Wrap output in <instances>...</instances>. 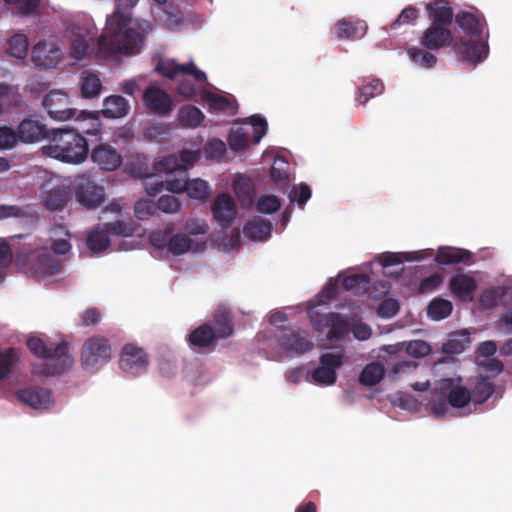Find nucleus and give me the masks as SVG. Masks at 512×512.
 <instances>
[{
    "label": "nucleus",
    "mask_w": 512,
    "mask_h": 512,
    "mask_svg": "<svg viewBox=\"0 0 512 512\" xmlns=\"http://www.w3.org/2000/svg\"><path fill=\"white\" fill-rule=\"evenodd\" d=\"M320 323L328 328L326 337L329 340H340L350 331L347 319L338 313H329L321 316Z\"/></svg>",
    "instance_id": "obj_26"
},
{
    "label": "nucleus",
    "mask_w": 512,
    "mask_h": 512,
    "mask_svg": "<svg viewBox=\"0 0 512 512\" xmlns=\"http://www.w3.org/2000/svg\"><path fill=\"white\" fill-rule=\"evenodd\" d=\"M156 204L149 199H140L134 205V214L139 220H148L156 213Z\"/></svg>",
    "instance_id": "obj_50"
},
{
    "label": "nucleus",
    "mask_w": 512,
    "mask_h": 512,
    "mask_svg": "<svg viewBox=\"0 0 512 512\" xmlns=\"http://www.w3.org/2000/svg\"><path fill=\"white\" fill-rule=\"evenodd\" d=\"M17 398L34 409H47L53 402L51 391L43 387L21 389L17 392Z\"/></svg>",
    "instance_id": "obj_20"
},
{
    "label": "nucleus",
    "mask_w": 512,
    "mask_h": 512,
    "mask_svg": "<svg viewBox=\"0 0 512 512\" xmlns=\"http://www.w3.org/2000/svg\"><path fill=\"white\" fill-rule=\"evenodd\" d=\"M214 219L222 226L229 227L236 215V205L229 194L218 195L212 205Z\"/></svg>",
    "instance_id": "obj_19"
},
{
    "label": "nucleus",
    "mask_w": 512,
    "mask_h": 512,
    "mask_svg": "<svg viewBox=\"0 0 512 512\" xmlns=\"http://www.w3.org/2000/svg\"><path fill=\"white\" fill-rule=\"evenodd\" d=\"M172 231V226H168L164 230L153 231L149 236L150 243L157 249H168L169 239L171 238Z\"/></svg>",
    "instance_id": "obj_55"
},
{
    "label": "nucleus",
    "mask_w": 512,
    "mask_h": 512,
    "mask_svg": "<svg viewBox=\"0 0 512 512\" xmlns=\"http://www.w3.org/2000/svg\"><path fill=\"white\" fill-rule=\"evenodd\" d=\"M43 154L65 163L80 164L89 154L84 136L72 128L52 129L49 144L42 147Z\"/></svg>",
    "instance_id": "obj_3"
},
{
    "label": "nucleus",
    "mask_w": 512,
    "mask_h": 512,
    "mask_svg": "<svg viewBox=\"0 0 512 512\" xmlns=\"http://www.w3.org/2000/svg\"><path fill=\"white\" fill-rule=\"evenodd\" d=\"M470 344V335L468 332L453 334L451 338L443 344L442 351L445 354H460Z\"/></svg>",
    "instance_id": "obj_43"
},
{
    "label": "nucleus",
    "mask_w": 512,
    "mask_h": 512,
    "mask_svg": "<svg viewBox=\"0 0 512 512\" xmlns=\"http://www.w3.org/2000/svg\"><path fill=\"white\" fill-rule=\"evenodd\" d=\"M278 343L287 354H303L313 348L309 335L299 329L283 328Z\"/></svg>",
    "instance_id": "obj_11"
},
{
    "label": "nucleus",
    "mask_w": 512,
    "mask_h": 512,
    "mask_svg": "<svg viewBox=\"0 0 512 512\" xmlns=\"http://www.w3.org/2000/svg\"><path fill=\"white\" fill-rule=\"evenodd\" d=\"M408 55L415 64L422 68H431L437 63L435 55L419 48H410Z\"/></svg>",
    "instance_id": "obj_48"
},
{
    "label": "nucleus",
    "mask_w": 512,
    "mask_h": 512,
    "mask_svg": "<svg viewBox=\"0 0 512 512\" xmlns=\"http://www.w3.org/2000/svg\"><path fill=\"white\" fill-rule=\"evenodd\" d=\"M488 34L485 37H474L465 40L461 39L455 44V50L462 61L477 64L488 56L489 48L487 43Z\"/></svg>",
    "instance_id": "obj_10"
},
{
    "label": "nucleus",
    "mask_w": 512,
    "mask_h": 512,
    "mask_svg": "<svg viewBox=\"0 0 512 512\" xmlns=\"http://www.w3.org/2000/svg\"><path fill=\"white\" fill-rule=\"evenodd\" d=\"M187 183L188 175L183 166L182 169H179V171L175 173H168L164 181H159L155 183V185H148L146 191L151 196H155L164 188L173 193H181L186 191Z\"/></svg>",
    "instance_id": "obj_18"
},
{
    "label": "nucleus",
    "mask_w": 512,
    "mask_h": 512,
    "mask_svg": "<svg viewBox=\"0 0 512 512\" xmlns=\"http://www.w3.org/2000/svg\"><path fill=\"white\" fill-rule=\"evenodd\" d=\"M451 292L462 301H472L477 289L476 280L465 273H459L451 277L449 281Z\"/></svg>",
    "instance_id": "obj_23"
},
{
    "label": "nucleus",
    "mask_w": 512,
    "mask_h": 512,
    "mask_svg": "<svg viewBox=\"0 0 512 512\" xmlns=\"http://www.w3.org/2000/svg\"><path fill=\"white\" fill-rule=\"evenodd\" d=\"M419 17V11L415 7L408 6L401 11L398 17L391 23V29H397L401 25L415 21Z\"/></svg>",
    "instance_id": "obj_59"
},
{
    "label": "nucleus",
    "mask_w": 512,
    "mask_h": 512,
    "mask_svg": "<svg viewBox=\"0 0 512 512\" xmlns=\"http://www.w3.org/2000/svg\"><path fill=\"white\" fill-rule=\"evenodd\" d=\"M155 204L156 210L167 214L176 213L181 208V202L173 195H162Z\"/></svg>",
    "instance_id": "obj_54"
},
{
    "label": "nucleus",
    "mask_w": 512,
    "mask_h": 512,
    "mask_svg": "<svg viewBox=\"0 0 512 512\" xmlns=\"http://www.w3.org/2000/svg\"><path fill=\"white\" fill-rule=\"evenodd\" d=\"M18 140L17 131L7 126L0 127V149L13 148Z\"/></svg>",
    "instance_id": "obj_60"
},
{
    "label": "nucleus",
    "mask_w": 512,
    "mask_h": 512,
    "mask_svg": "<svg viewBox=\"0 0 512 512\" xmlns=\"http://www.w3.org/2000/svg\"><path fill=\"white\" fill-rule=\"evenodd\" d=\"M86 245L93 253H101L110 246L108 233L103 228L92 230L87 237Z\"/></svg>",
    "instance_id": "obj_40"
},
{
    "label": "nucleus",
    "mask_w": 512,
    "mask_h": 512,
    "mask_svg": "<svg viewBox=\"0 0 512 512\" xmlns=\"http://www.w3.org/2000/svg\"><path fill=\"white\" fill-rule=\"evenodd\" d=\"M250 120L251 126H248L249 131H252L253 143L257 144L267 133L268 124L264 118L257 115L251 116Z\"/></svg>",
    "instance_id": "obj_56"
},
{
    "label": "nucleus",
    "mask_w": 512,
    "mask_h": 512,
    "mask_svg": "<svg viewBox=\"0 0 512 512\" xmlns=\"http://www.w3.org/2000/svg\"><path fill=\"white\" fill-rule=\"evenodd\" d=\"M143 102L156 115L167 116L173 110L172 98L159 87L149 86L143 93Z\"/></svg>",
    "instance_id": "obj_14"
},
{
    "label": "nucleus",
    "mask_w": 512,
    "mask_h": 512,
    "mask_svg": "<svg viewBox=\"0 0 512 512\" xmlns=\"http://www.w3.org/2000/svg\"><path fill=\"white\" fill-rule=\"evenodd\" d=\"M155 71L169 79H176L179 75L192 76L194 81L200 86L207 82L205 72L199 70L193 61L185 64H178L173 60L159 61L155 67Z\"/></svg>",
    "instance_id": "obj_9"
},
{
    "label": "nucleus",
    "mask_w": 512,
    "mask_h": 512,
    "mask_svg": "<svg viewBox=\"0 0 512 512\" xmlns=\"http://www.w3.org/2000/svg\"><path fill=\"white\" fill-rule=\"evenodd\" d=\"M430 352L431 347L424 340H412L406 345V353L414 358H423Z\"/></svg>",
    "instance_id": "obj_57"
},
{
    "label": "nucleus",
    "mask_w": 512,
    "mask_h": 512,
    "mask_svg": "<svg viewBox=\"0 0 512 512\" xmlns=\"http://www.w3.org/2000/svg\"><path fill=\"white\" fill-rule=\"evenodd\" d=\"M205 153L208 158L220 159L226 153V145L222 140L213 139L207 144Z\"/></svg>",
    "instance_id": "obj_63"
},
{
    "label": "nucleus",
    "mask_w": 512,
    "mask_h": 512,
    "mask_svg": "<svg viewBox=\"0 0 512 512\" xmlns=\"http://www.w3.org/2000/svg\"><path fill=\"white\" fill-rule=\"evenodd\" d=\"M18 138L23 143H36L43 139H50L51 130L35 118L23 119L17 127Z\"/></svg>",
    "instance_id": "obj_17"
},
{
    "label": "nucleus",
    "mask_w": 512,
    "mask_h": 512,
    "mask_svg": "<svg viewBox=\"0 0 512 512\" xmlns=\"http://www.w3.org/2000/svg\"><path fill=\"white\" fill-rule=\"evenodd\" d=\"M468 385L471 400L475 405L485 403L495 391V384L487 375L470 378Z\"/></svg>",
    "instance_id": "obj_21"
},
{
    "label": "nucleus",
    "mask_w": 512,
    "mask_h": 512,
    "mask_svg": "<svg viewBox=\"0 0 512 512\" xmlns=\"http://www.w3.org/2000/svg\"><path fill=\"white\" fill-rule=\"evenodd\" d=\"M91 159L101 170L112 172L122 164V156L113 146L102 143L91 151Z\"/></svg>",
    "instance_id": "obj_15"
},
{
    "label": "nucleus",
    "mask_w": 512,
    "mask_h": 512,
    "mask_svg": "<svg viewBox=\"0 0 512 512\" xmlns=\"http://www.w3.org/2000/svg\"><path fill=\"white\" fill-rule=\"evenodd\" d=\"M369 285V277L365 274H354L344 278L343 287L348 291L359 293L365 291Z\"/></svg>",
    "instance_id": "obj_49"
},
{
    "label": "nucleus",
    "mask_w": 512,
    "mask_h": 512,
    "mask_svg": "<svg viewBox=\"0 0 512 512\" xmlns=\"http://www.w3.org/2000/svg\"><path fill=\"white\" fill-rule=\"evenodd\" d=\"M280 207L281 202L275 195L261 196L256 203L257 210L263 214H272L278 211Z\"/></svg>",
    "instance_id": "obj_51"
},
{
    "label": "nucleus",
    "mask_w": 512,
    "mask_h": 512,
    "mask_svg": "<svg viewBox=\"0 0 512 512\" xmlns=\"http://www.w3.org/2000/svg\"><path fill=\"white\" fill-rule=\"evenodd\" d=\"M453 37L449 29L432 24L422 37V45L429 50H438L452 43Z\"/></svg>",
    "instance_id": "obj_22"
},
{
    "label": "nucleus",
    "mask_w": 512,
    "mask_h": 512,
    "mask_svg": "<svg viewBox=\"0 0 512 512\" xmlns=\"http://www.w3.org/2000/svg\"><path fill=\"white\" fill-rule=\"evenodd\" d=\"M26 345L33 355L46 361L32 366L34 375H59L70 369L73 364V358L69 355V343L66 341L46 344L39 337H30Z\"/></svg>",
    "instance_id": "obj_2"
},
{
    "label": "nucleus",
    "mask_w": 512,
    "mask_h": 512,
    "mask_svg": "<svg viewBox=\"0 0 512 512\" xmlns=\"http://www.w3.org/2000/svg\"><path fill=\"white\" fill-rule=\"evenodd\" d=\"M207 100L212 108L219 111H227L233 107L234 100L229 99L226 96H222L215 93H209Z\"/></svg>",
    "instance_id": "obj_62"
},
{
    "label": "nucleus",
    "mask_w": 512,
    "mask_h": 512,
    "mask_svg": "<svg viewBox=\"0 0 512 512\" xmlns=\"http://www.w3.org/2000/svg\"><path fill=\"white\" fill-rule=\"evenodd\" d=\"M217 340H219V338L213 332L210 323H204L198 326L188 335V343L193 349L211 348Z\"/></svg>",
    "instance_id": "obj_27"
},
{
    "label": "nucleus",
    "mask_w": 512,
    "mask_h": 512,
    "mask_svg": "<svg viewBox=\"0 0 512 512\" xmlns=\"http://www.w3.org/2000/svg\"><path fill=\"white\" fill-rule=\"evenodd\" d=\"M472 258V253L461 248L443 247L436 254L435 261L441 265H451L458 263H468Z\"/></svg>",
    "instance_id": "obj_30"
},
{
    "label": "nucleus",
    "mask_w": 512,
    "mask_h": 512,
    "mask_svg": "<svg viewBox=\"0 0 512 512\" xmlns=\"http://www.w3.org/2000/svg\"><path fill=\"white\" fill-rule=\"evenodd\" d=\"M453 310L452 303L446 299L435 298L427 307V315L432 320H442L447 318Z\"/></svg>",
    "instance_id": "obj_41"
},
{
    "label": "nucleus",
    "mask_w": 512,
    "mask_h": 512,
    "mask_svg": "<svg viewBox=\"0 0 512 512\" xmlns=\"http://www.w3.org/2000/svg\"><path fill=\"white\" fill-rule=\"evenodd\" d=\"M399 311V303L393 298H387L383 300L377 309V313L380 317L391 318L395 316Z\"/></svg>",
    "instance_id": "obj_61"
},
{
    "label": "nucleus",
    "mask_w": 512,
    "mask_h": 512,
    "mask_svg": "<svg viewBox=\"0 0 512 512\" xmlns=\"http://www.w3.org/2000/svg\"><path fill=\"white\" fill-rule=\"evenodd\" d=\"M442 389L447 391V400L453 408H464L472 402L468 387L455 383L452 378L442 380Z\"/></svg>",
    "instance_id": "obj_25"
},
{
    "label": "nucleus",
    "mask_w": 512,
    "mask_h": 512,
    "mask_svg": "<svg viewBox=\"0 0 512 512\" xmlns=\"http://www.w3.org/2000/svg\"><path fill=\"white\" fill-rule=\"evenodd\" d=\"M44 189L43 205L52 212L62 210L72 197L69 185L60 181L48 182L44 185Z\"/></svg>",
    "instance_id": "obj_13"
},
{
    "label": "nucleus",
    "mask_w": 512,
    "mask_h": 512,
    "mask_svg": "<svg viewBox=\"0 0 512 512\" xmlns=\"http://www.w3.org/2000/svg\"><path fill=\"white\" fill-rule=\"evenodd\" d=\"M89 43L87 39L80 34H74L71 40L70 54L76 60L83 59L88 51Z\"/></svg>",
    "instance_id": "obj_52"
},
{
    "label": "nucleus",
    "mask_w": 512,
    "mask_h": 512,
    "mask_svg": "<svg viewBox=\"0 0 512 512\" xmlns=\"http://www.w3.org/2000/svg\"><path fill=\"white\" fill-rule=\"evenodd\" d=\"M193 240L186 234L177 233L169 239L168 252L174 256L182 255L193 248Z\"/></svg>",
    "instance_id": "obj_44"
},
{
    "label": "nucleus",
    "mask_w": 512,
    "mask_h": 512,
    "mask_svg": "<svg viewBox=\"0 0 512 512\" xmlns=\"http://www.w3.org/2000/svg\"><path fill=\"white\" fill-rule=\"evenodd\" d=\"M456 23L459 27L471 38L474 37H485L484 27L485 23H482L481 19L470 12H460L456 15Z\"/></svg>",
    "instance_id": "obj_29"
},
{
    "label": "nucleus",
    "mask_w": 512,
    "mask_h": 512,
    "mask_svg": "<svg viewBox=\"0 0 512 512\" xmlns=\"http://www.w3.org/2000/svg\"><path fill=\"white\" fill-rule=\"evenodd\" d=\"M203 112L196 106L187 104L178 110L177 119L181 126L187 128H196L204 120Z\"/></svg>",
    "instance_id": "obj_34"
},
{
    "label": "nucleus",
    "mask_w": 512,
    "mask_h": 512,
    "mask_svg": "<svg viewBox=\"0 0 512 512\" xmlns=\"http://www.w3.org/2000/svg\"><path fill=\"white\" fill-rule=\"evenodd\" d=\"M42 104L50 118L56 121L69 120L76 114V109L70 107L68 94L63 91H50L43 98Z\"/></svg>",
    "instance_id": "obj_8"
},
{
    "label": "nucleus",
    "mask_w": 512,
    "mask_h": 512,
    "mask_svg": "<svg viewBox=\"0 0 512 512\" xmlns=\"http://www.w3.org/2000/svg\"><path fill=\"white\" fill-rule=\"evenodd\" d=\"M75 194L78 202L92 209L104 202V189L88 175H79L76 179Z\"/></svg>",
    "instance_id": "obj_7"
},
{
    "label": "nucleus",
    "mask_w": 512,
    "mask_h": 512,
    "mask_svg": "<svg viewBox=\"0 0 512 512\" xmlns=\"http://www.w3.org/2000/svg\"><path fill=\"white\" fill-rule=\"evenodd\" d=\"M104 229L106 230V232L108 234H112V235H116V236L130 237L134 234L133 226L123 220L108 222L105 224Z\"/></svg>",
    "instance_id": "obj_53"
},
{
    "label": "nucleus",
    "mask_w": 512,
    "mask_h": 512,
    "mask_svg": "<svg viewBox=\"0 0 512 512\" xmlns=\"http://www.w3.org/2000/svg\"><path fill=\"white\" fill-rule=\"evenodd\" d=\"M18 359L19 353L15 348H9L0 352V379H4L10 375Z\"/></svg>",
    "instance_id": "obj_45"
},
{
    "label": "nucleus",
    "mask_w": 512,
    "mask_h": 512,
    "mask_svg": "<svg viewBox=\"0 0 512 512\" xmlns=\"http://www.w3.org/2000/svg\"><path fill=\"white\" fill-rule=\"evenodd\" d=\"M244 233L251 239L265 240L271 235L272 225L269 221L261 218H254L244 226Z\"/></svg>",
    "instance_id": "obj_37"
},
{
    "label": "nucleus",
    "mask_w": 512,
    "mask_h": 512,
    "mask_svg": "<svg viewBox=\"0 0 512 512\" xmlns=\"http://www.w3.org/2000/svg\"><path fill=\"white\" fill-rule=\"evenodd\" d=\"M102 113L106 118L116 119L128 114L129 102L120 95H111L105 98L103 102Z\"/></svg>",
    "instance_id": "obj_31"
},
{
    "label": "nucleus",
    "mask_w": 512,
    "mask_h": 512,
    "mask_svg": "<svg viewBox=\"0 0 512 512\" xmlns=\"http://www.w3.org/2000/svg\"><path fill=\"white\" fill-rule=\"evenodd\" d=\"M75 120L77 127L73 129L80 135H97L100 133L101 122L96 113L81 111Z\"/></svg>",
    "instance_id": "obj_33"
},
{
    "label": "nucleus",
    "mask_w": 512,
    "mask_h": 512,
    "mask_svg": "<svg viewBox=\"0 0 512 512\" xmlns=\"http://www.w3.org/2000/svg\"><path fill=\"white\" fill-rule=\"evenodd\" d=\"M8 52L11 56L24 59L28 53V39L25 35L16 34L8 41Z\"/></svg>",
    "instance_id": "obj_46"
},
{
    "label": "nucleus",
    "mask_w": 512,
    "mask_h": 512,
    "mask_svg": "<svg viewBox=\"0 0 512 512\" xmlns=\"http://www.w3.org/2000/svg\"><path fill=\"white\" fill-rule=\"evenodd\" d=\"M385 375V369L382 364L372 362L367 364L359 376V382L367 387L377 385Z\"/></svg>",
    "instance_id": "obj_39"
},
{
    "label": "nucleus",
    "mask_w": 512,
    "mask_h": 512,
    "mask_svg": "<svg viewBox=\"0 0 512 512\" xmlns=\"http://www.w3.org/2000/svg\"><path fill=\"white\" fill-rule=\"evenodd\" d=\"M344 362V354L342 352L323 353L319 358L320 365L312 372L311 378L317 385L330 386L336 382L337 369Z\"/></svg>",
    "instance_id": "obj_5"
},
{
    "label": "nucleus",
    "mask_w": 512,
    "mask_h": 512,
    "mask_svg": "<svg viewBox=\"0 0 512 512\" xmlns=\"http://www.w3.org/2000/svg\"><path fill=\"white\" fill-rule=\"evenodd\" d=\"M138 1L116 0L115 11L107 17L104 32L98 39V50L103 56L134 55L140 52L143 36L137 30L127 27L130 19L122 12L134 7Z\"/></svg>",
    "instance_id": "obj_1"
},
{
    "label": "nucleus",
    "mask_w": 512,
    "mask_h": 512,
    "mask_svg": "<svg viewBox=\"0 0 512 512\" xmlns=\"http://www.w3.org/2000/svg\"><path fill=\"white\" fill-rule=\"evenodd\" d=\"M183 165L179 164V159L174 155H169L160 160L157 164V169L159 171L165 172L166 175L168 173H175L182 169Z\"/></svg>",
    "instance_id": "obj_64"
},
{
    "label": "nucleus",
    "mask_w": 512,
    "mask_h": 512,
    "mask_svg": "<svg viewBox=\"0 0 512 512\" xmlns=\"http://www.w3.org/2000/svg\"><path fill=\"white\" fill-rule=\"evenodd\" d=\"M384 91V84L380 79H373L370 83L361 86L356 95L359 105L366 104L371 98L381 95Z\"/></svg>",
    "instance_id": "obj_42"
},
{
    "label": "nucleus",
    "mask_w": 512,
    "mask_h": 512,
    "mask_svg": "<svg viewBox=\"0 0 512 512\" xmlns=\"http://www.w3.org/2000/svg\"><path fill=\"white\" fill-rule=\"evenodd\" d=\"M29 269L38 279L55 276L63 271V263L47 249H39L30 258Z\"/></svg>",
    "instance_id": "obj_6"
},
{
    "label": "nucleus",
    "mask_w": 512,
    "mask_h": 512,
    "mask_svg": "<svg viewBox=\"0 0 512 512\" xmlns=\"http://www.w3.org/2000/svg\"><path fill=\"white\" fill-rule=\"evenodd\" d=\"M311 194L312 192L310 187L305 183H301L298 187H293L290 191L289 198L292 202H297L298 205L303 208L306 202L310 199Z\"/></svg>",
    "instance_id": "obj_58"
},
{
    "label": "nucleus",
    "mask_w": 512,
    "mask_h": 512,
    "mask_svg": "<svg viewBox=\"0 0 512 512\" xmlns=\"http://www.w3.org/2000/svg\"><path fill=\"white\" fill-rule=\"evenodd\" d=\"M102 90V82L98 75L83 71L81 74L80 91L85 99H92L99 96Z\"/></svg>",
    "instance_id": "obj_35"
},
{
    "label": "nucleus",
    "mask_w": 512,
    "mask_h": 512,
    "mask_svg": "<svg viewBox=\"0 0 512 512\" xmlns=\"http://www.w3.org/2000/svg\"><path fill=\"white\" fill-rule=\"evenodd\" d=\"M53 236L58 238L51 239V250L58 255H66L70 252L72 245L70 243L71 234L63 225H56L52 228Z\"/></svg>",
    "instance_id": "obj_36"
},
{
    "label": "nucleus",
    "mask_w": 512,
    "mask_h": 512,
    "mask_svg": "<svg viewBox=\"0 0 512 512\" xmlns=\"http://www.w3.org/2000/svg\"><path fill=\"white\" fill-rule=\"evenodd\" d=\"M149 361L147 353L134 344H127L120 354V368L132 375H139L147 371Z\"/></svg>",
    "instance_id": "obj_12"
},
{
    "label": "nucleus",
    "mask_w": 512,
    "mask_h": 512,
    "mask_svg": "<svg viewBox=\"0 0 512 512\" xmlns=\"http://www.w3.org/2000/svg\"><path fill=\"white\" fill-rule=\"evenodd\" d=\"M186 192L188 196L193 199L204 200L210 195V187L208 183L202 179H188Z\"/></svg>",
    "instance_id": "obj_47"
},
{
    "label": "nucleus",
    "mask_w": 512,
    "mask_h": 512,
    "mask_svg": "<svg viewBox=\"0 0 512 512\" xmlns=\"http://www.w3.org/2000/svg\"><path fill=\"white\" fill-rule=\"evenodd\" d=\"M250 142V132L248 126H234L228 135V144L231 150L240 152L248 148Z\"/></svg>",
    "instance_id": "obj_38"
},
{
    "label": "nucleus",
    "mask_w": 512,
    "mask_h": 512,
    "mask_svg": "<svg viewBox=\"0 0 512 512\" xmlns=\"http://www.w3.org/2000/svg\"><path fill=\"white\" fill-rule=\"evenodd\" d=\"M62 53L58 46L52 42L40 41L32 50V61L36 66L55 68L61 61Z\"/></svg>",
    "instance_id": "obj_16"
},
{
    "label": "nucleus",
    "mask_w": 512,
    "mask_h": 512,
    "mask_svg": "<svg viewBox=\"0 0 512 512\" xmlns=\"http://www.w3.org/2000/svg\"><path fill=\"white\" fill-rule=\"evenodd\" d=\"M367 26L364 21L339 20L336 23L335 33L339 39L356 40L363 37Z\"/></svg>",
    "instance_id": "obj_28"
},
{
    "label": "nucleus",
    "mask_w": 512,
    "mask_h": 512,
    "mask_svg": "<svg viewBox=\"0 0 512 512\" xmlns=\"http://www.w3.org/2000/svg\"><path fill=\"white\" fill-rule=\"evenodd\" d=\"M429 18L433 21L432 24L445 26L449 25L453 19V11L445 0H437L434 3L427 5Z\"/></svg>",
    "instance_id": "obj_32"
},
{
    "label": "nucleus",
    "mask_w": 512,
    "mask_h": 512,
    "mask_svg": "<svg viewBox=\"0 0 512 512\" xmlns=\"http://www.w3.org/2000/svg\"><path fill=\"white\" fill-rule=\"evenodd\" d=\"M112 358V346L110 341L100 335L88 338L81 350V365L84 369L98 371Z\"/></svg>",
    "instance_id": "obj_4"
},
{
    "label": "nucleus",
    "mask_w": 512,
    "mask_h": 512,
    "mask_svg": "<svg viewBox=\"0 0 512 512\" xmlns=\"http://www.w3.org/2000/svg\"><path fill=\"white\" fill-rule=\"evenodd\" d=\"M213 332L219 339H226L233 335V315L225 305H218L213 314V321L210 323Z\"/></svg>",
    "instance_id": "obj_24"
}]
</instances>
